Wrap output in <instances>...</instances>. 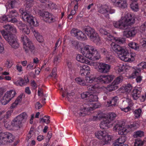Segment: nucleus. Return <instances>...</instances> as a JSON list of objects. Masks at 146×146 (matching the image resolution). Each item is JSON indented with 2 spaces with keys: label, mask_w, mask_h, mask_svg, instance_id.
Listing matches in <instances>:
<instances>
[{
  "label": "nucleus",
  "mask_w": 146,
  "mask_h": 146,
  "mask_svg": "<svg viewBox=\"0 0 146 146\" xmlns=\"http://www.w3.org/2000/svg\"><path fill=\"white\" fill-rule=\"evenodd\" d=\"M135 22V19L128 13L125 14V17H122L120 20L113 22V26L116 28L126 29L128 26L131 25Z\"/></svg>",
  "instance_id": "nucleus-1"
},
{
  "label": "nucleus",
  "mask_w": 146,
  "mask_h": 146,
  "mask_svg": "<svg viewBox=\"0 0 146 146\" xmlns=\"http://www.w3.org/2000/svg\"><path fill=\"white\" fill-rule=\"evenodd\" d=\"M81 52L83 55L89 59L93 60L99 59L100 56L94 47L86 45L83 48H80Z\"/></svg>",
  "instance_id": "nucleus-2"
},
{
  "label": "nucleus",
  "mask_w": 146,
  "mask_h": 146,
  "mask_svg": "<svg viewBox=\"0 0 146 146\" xmlns=\"http://www.w3.org/2000/svg\"><path fill=\"white\" fill-rule=\"evenodd\" d=\"M84 29L85 33L91 41L97 45H99L101 44L100 38L94 29L90 27L86 26L84 27Z\"/></svg>",
  "instance_id": "nucleus-3"
},
{
  "label": "nucleus",
  "mask_w": 146,
  "mask_h": 146,
  "mask_svg": "<svg viewBox=\"0 0 146 146\" xmlns=\"http://www.w3.org/2000/svg\"><path fill=\"white\" fill-rule=\"evenodd\" d=\"M27 117V114L25 112L16 117L11 122V125L13 129L15 130L20 129L22 127V121H25Z\"/></svg>",
  "instance_id": "nucleus-4"
},
{
  "label": "nucleus",
  "mask_w": 146,
  "mask_h": 146,
  "mask_svg": "<svg viewBox=\"0 0 146 146\" xmlns=\"http://www.w3.org/2000/svg\"><path fill=\"white\" fill-rule=\"evenodd\" d=\"M19 11L21 13V17L24 21L27 22L31 26L36 27L38 25L37 23L35 24L34 18L31 15L30 11H27L26 9L25 10L23 8L20 9Z\"/></svg>",
  "instance_id": "nucleus-5"
},
{
  "label": "nucleus",
  "mask_w": 146,
  "mask_h": 146,
  "mask_svg": "<svg viewBox=\"0 0 146 146\" xmlns=\"http://www.w3.org/2000/svg\"><path fill=\"white\" fill-rule=\"evenodd\" d=\"M112 49L117 53L119 57L121 60H126L124 56L123 55L126 54L127 53V49L124 47H121L119 45L116 44L114 42H112L111 44Z\"/></svg>",
  "instance_id": "nucleus-6"
},
{
  "label": "nucleus",
  "mask_w": 146,
  "mask_h": 146,
  "mask_svg": "<svg viewBox=\"0 0 146 146\" xmlns=\"http://www.w3.org/2000/svg\"><path fill=\"white\" fill-rule=\"evenodd\" d=\"M96 118L100 119H103V121L100 124V127L102 129L108 128L110 126V115L104 113L99 114L96 117H94Z\"/></svg>",
  "instance_id": "nucleus-7"
},
{
  "label": "nucleus",
  "mask_w": 146,
  "mask_h": 146,
  "mask_svg": "<svg viewBox=\"0 0 146 146\" xmlns=\"http://www.w3.org/2000/svg\"><path fill=\"white\" fill-rule=\"evenodd\" d=\"M38 13L40 16L42 17L46 22L51 23L55 21L54 17L48 12L39 10Z\"/></svg>",
  "instance_id": "nucleus-8"
},
{
  "label": "nucleus",
  "mask_w": 146,
  "mask_h": 146,
  "mask_svg": "<svg viewBox=\"0 0 146 146\" xmlns=\"http://www.w3.org/2000/svg\"><path fill=\"white\" fill-rule=\"evenodd\" d=\"M96 70L99 73L106 74L110 71V65L103 62H98L96 65Z\"/></svg>",
  "instance_id": "nucleus-9"
},
{
  "label": "nucleus",
  "mask_w": 146,
  "mask_h": 146,
  "mask_svg": "<svg viewBox=\"0 0 146 146\" xmlns=\"http://www.w3.org/2000/svg\"><path fill=\"white\" fill-rule=\"evenodd\" d=\"M95 136L96 137L99 139H103L104 141L105 142L103 145L107 144L109 142L110 140L109 135L108 133H107L105 131H99L95 133Z\"/></svg>",
  "instance_id": "nucleus-10"
},
{
  "label": "nucleus",
  "mask_w": 146,
  "mask_h": 146,
  "mask_svg": "<svg viewBox=\"0 0 146 146\" xmlns=\"http://www.w3.org/2000/svg\"><path fill=\"white\" fill-rule=\"evenodd\" d=\"M6 38H8L7 41L13 48L16 49L19 47V44L16 37L15 35H11L8 37L6 36Z\"/></svg>",
  "instance_id": "nucleus-11"
},
{
  "label": "nucleus",
  "mask_w": 146,
  "mask_h": 146,
  "mask_svg": "<svg viewBox=\"0 0 146 146\" xmlns=\"http://www.w3.org/2000/svg\"><path fill=\"white\" fill-rule=\"evenodd\" d=\"M124 123L120 124H117L115 125L113 128V131H118V134L120 135H125L127 133V127L124 125Z\"/></svg>",
  "instance_id": "nucleus-12"
},
{
  "label": "nucleus",
  "mask_w": 146,
  "mask_h": 146,
  "mask_svg": "<svg viewBox=\"0 0 146 146\" xmlns=\"http://www.w3.org/2000/svg\"><path fill=\"white\" fill-rule=\"evenodd\" d=\"M123 79L122 76L117 77L110 85V92L117 89L118 88L117 85L122 82Z\"/></svg>",
  "instance_id": "nucleus-13"
},
{
  "label": "nucleus",
  "mask_w": 146,
  "mask_h": 146,
  "mask_svg": "<svg viewBox=\"0 0 146 146\" xmlns=\"http://www.w3.org/2000/svg\"><path fill=\"white\" fill-rule=\"evenodd\" d=\"M113 5L122 8L127 7L126 0H111Z\"/></svg>",
  "instance_id": "nucleus-14"
},
{
  "label": "nucleus",
  "mask_w": 146,
  "mask_h": 146,
  "mask_svg": "<svg viewBox=\"0 0 146 146\" xmlns=\"http://www.w3.org/2000/svg\"><path fill=\"white\" fill-rule=\"evenodd\" d=\"M23 48L26 53L28 52L29 50L33 53L35 52V46L30 40L23 45Z\"/></svg>",
  "instance_id": "nucleus-15"
},
{
  "label": "nucleus",
  "mask_w": 146,
  "mask_h": 146,
  "mask_svg": "<svg viewBox=\"0 0 146 146\" xmlns=\"http://www.w3.org/2000/svg\"><path fill=\"white\" fill-rule=\"evenodd\" d=\"M100 13L104 14L105 17L108 19L109 18L110 9L109 6L106 5L102 6L99 10Z\"/></svg>",
  "instance_id": "nucleus-16"
},
{
  "label": "nucleus",
  "mask_w": 146,
  "mask_h": 146,
  "mask_svg": "<svg viewBox=\"0 0 146 146\" xmlns=\"http://www.w3.org/2000/svg\"><path fill=\"white\" fill-rule=\"evenodd\" d=\"M127 53L126 54L123 55V56H124V58L126 60H122L125 62H132L134 61V57L135 56V53L131 52L129 54L128 51L127 49Z\"/></svg>",
  "instance_id": "nucleus-17"
},
{
  "label": "nucleus",
  "mask_w": 146,
  "mask_h": 146,
  "mask_svg": "<svg viewBox=\"0 0 146 146\" xmlns=\"http://www.w3.org/2000/svg\"><path fill=\"white\" fill-rule=\"evenodd\" d=\"M138 30L134 28L132 29L129 31H125L123 32V35L126 37L134 36L137 32Z\"/></svg>",
  "instance_id": "nucleus-18"
},
{
  "label": "nucleus",
  "mask_w": 146,
  "mask_h": 146,
  "mask_svg": "<svg viewBox=\"0 0 146 146\" xmlns=\"http://www.w3.org/2000/svg\"><path fill=\"white\" fill-rule=\"evenodd\" d=\"M142 90V88L139 87L133 90L131 96L134 100H136L139 98Z\"/></svg>",
  "instance_id": "nucleus-19"
},
{
  "label": "nucleus",
  "mask_w": 146,
  "mask_h": 146,
  "mask_svg": "<svg viewBox=\"0 0 146 146\" xmlns=\"http://www.w3.org/2000/svg\"><path fill=\"white\" fill-rule=\"evenodd\" d=\"M90 68L87 65H85L80 66V73L82 76L88 75L90 73Z\"/></svg>",
  "instance_id": "nucleus-20"
},
{
  "label": "nucleus",
  "mask_w": 146,
  "mask_h": 146,
  "mask_svg": "<svg viewBox=\"0 0 146 146\" xmlns=\"http://www.w3.org/2000/svg\"><path fill=\"white\" fill-rule=\"evenodd\" d=\"M132 89V87L130 84H128L124 86H122L120 88V90L122 93L127 94L129 93Z\"/></svg>",
  "instance_id": "nucleus-21"
},
{
  "label": "nucleus",
  "mask_w": 146,
  "mask_h": 146,
  "mask_svg": "<svg viewBox=\"0 0 146 146\" xmlns=\"http://www.w3.org/2000/svg\"><path fill=\"white\" fill-rule=\"evenodd\" d=\"M96 81V82L97 80H99L100 82L106 84H109L110 82V76H100L98 77Z\"/></svg>",
  "instance_id": "nucleus-22"
},
{
  "label": "nucleus",
  "mask_w": 146,
  "mask_h": 146,
  "mask_svg": "<svg viewBox=\"0 0 146 146\" xmlns=\"http://www.w3.org/2000/svg\"><path fill=\"white\" fill-rule=\"evenodd\" d=\"M29 82V80L27 77H25L24 80L20 78L19 80L17 81L16 83L21 86H25Z\"/></svg>",
  "instance_id": "nucleus-23"
},
{
  "label": "nucleus",
  "mask_w": 146,
  "mask_h": 146,
  "mask_svg": "<svg viewBox=\"0 0 146 146\" xmlns=\"http://www.w3.org/2000/svg\"><path fill=\"white\" fill-rule=\"evenodd\" d=\"M76 59L78 61L86 64L90 63V61L80 54H78L76 57Z\"/></svg>",
  "instance_id": "nucleus-24"
},
{
  "label": "nucleus",
  "mask_w": 146,
  "mask_h": 146,
  "mask_svg": "<svg viewBox=\"0 0 146 146\" xmlns=\"http://www.w3.org/2000/svg\"><path fill=\"white\" fill-rule=\"evenodd\" d=\"M98 97L97 95L95 93H92L90 92V96L88 98V100L89 102H94L98 101Z\"/></svg>",
  "instance_id": "nucleus-25"
},
{
  "label": "nucleus",
  "mask_w": 146,
  "mask_h": 146,
  "mask_svg": "<svg viewBox=\"0 0 146 146\" xmlns=\"http://www.w3.org/2000/svg\"><path fill=\"white\" fill-rule=\"evenodd\" d=\"M5 94L10 99V100L13 98L16 94V92L15 90H11L9 91H7Z\"/></svg>",
  "instance_id": "nucleus-26"
},
{
  "label": "nucleus",
  "mask_w": 146,
  "mask_h": 146,
  "mask_svg": "<svg viewBox=\"0 0 146 146\" xmlns=\"http://www.w3.org/2000/svg\"><path fill=\"white\" fill-rule=\"evenodd\" d=\"M133 69L134 70L131 76L132 78H135V76L138 75L139 73L141 71V68H139L137 66L133 68Z\"/></svg>",
  "instance_id": "nucleus-27"
},
{
  "label": "nucleus",
  "mask_w": 146,
  "mask_h": 146,
  "mask_svg": "<svg viewBox=\"0 0 146 146\" xmlns=\"http://www.w3.org/2000/svg\"><path fill=\"white\" fill-rule=\"evenodd\" d=\"M125 66L123 64H120L119 66H117L116 67V69L117 70L118 72L121 74L124 73L125 70Z\"/></svg>",
  "instance_id": "nucleus-28"
},
{
  "label": "nucleus",
  "mask_w": 146,
  "mask_h": 146,
  "mask_svg": "<svg viewBox=\"0 0 146 146\" xmlns=\"http://www.w3.org/2000/svg\"><path fill=\"white\" fill-rule=\"evenodd\" d=\"M6 95L5 94L3 97L0 100V102L2 105H6L11 100L10 99L7 97Z\"/></svg>",
  "instance_id": "nucleus-29"
},
{
  "label": "nucleus",
  "mask_w": 146,
  "mask_h": 146,
  "mask_svg": "<svg viewBox=\"0 0 146 146\" xmlns=\"http://www.w3.org/2000/svg\"><path fill=\"white\" fill-rule=\"evenodd\" d=\"M77 34V38L80 40H84L87 38L86 36L81 31H79Z\"/></svg>",
  "instance_id": "nucleus-30"
},
{
  "label": "nucleus",
  "mask_w": 146,
  "mask_h": 146,
  "mask_svg": "<svg viewBox=\"0 0 146 146\" xmlns=\"http://www.w3.org/2000/svg\"><path fill=\"white\" fill-rule=\"evenodd\" d=\"M22 96L21 95L18 97L14 102L11 106L10 108L11 109L14 108L19 103L21 102L22 100Z\"/></svg>",
  "instance_id": "nucleus-31"
},
{
  "label": "nucleus",
  "mask_w": 146,
  "mask_h": 146,
  "mask_svg": "<svg viewBox=\"0 0 146 146\" xmlns=\"http://www.w3.org/2000/svg\"><path fill=\"white\" fill-rule=\"evenodd\" d=\"M128 45L130 47L135 50H137L139 48L138 44L134 42H130L128 43Z\"/></svg>",
  "instance_id": "nucleus-32"
},
{
  "label": "nucleus",
  "mask_w": 146,
  "mask_h": 146,
  "mask_svg": "<svg viewBox=\"0 0 146 146\" xmlns=\"http://www.w3.org/2000/svg\"><path fill=\"white\" fill-rule=\"evenodd\" d=\"M75 81L78 84L82 86L88 85L82 79L79 77L76 78L75 79Z\"/></svg>",
  "instance_id": "nucleus-33"
},
{
  "label": "nucleus",
  "mask_w": 146,
  "mask_h": 146,
  "mask_svg": "<svg viewBox=\"0 0 146 146\" xmlns=\"http://www.w3.org/2000/svg\"><path fill=\"white\" fill-rule=\"evenodd\" d=\"M130 6L131 9L133 11H137L139 10L138 4L135 2L131 3Z\"/></svg>",
  "instance_id": "nucleus-34"
},
{
  "label": "nucleus",
  "mask_w": 146,
  "mask_h": 146,
  "mask_svg": "<svg viewBox=\"0 0 146 146\" xmlns=\"http://www.w3.org/2000/svg\"><path fill=\"white\" fill-rule=\"evenodd\" d=\"M9 5L10 6L12 9L17 7L19 5V3L16 0H9Z\"/></svg>",
  "instance_id": "nucleus-35"
},
{
  "label": "nucleus",
  "mask_w": 146,
  "mask_h": 146,
  "mask_svg": "<svg viewBox=\"0 0 146 146\" xmlns=\"http://www.w3.org/2000/svg\"><path fill=\"white\" fill-rule=\"evenodd\" d=\"M142 110L141 108L135 110L133 112L135 118H138L140 117L142 113Z\"/></svg>",
  "instance_id": "nucleus-36"
},
{
  "label": "nucleus",
  "mask_w": 146,
  "mask_h": 146,
  "mask_svg": "<svg viewBox=\"0 0 146 146\" xmlns=\"http://www.w3.org/2000/svg\"><path fill=\"white\" fill-rule=\"evenodd\" d=\"M144 136V132L141 131H138L135 132L134 133L133 135L134 138H137L138 137H142Z\"/></svg>",
  "instance_id": "nucleus-37"
},
{
  "label": "nucleus",
  "mask_w": 146,
  "mask_h": 146,
  "mask_svg": "<svg viewBox=\"0 0 146 146\" xmlns=\"http://www.w3.org/2000/svg\"><path fill=\"white\" fill-rule=\"evenodd\" d=\"M145 141H142L140 139H137L135 140L134 146H143Z\"/></svg>",
  "instance_id": "nucleus-38"
},
{
  "label": "nucleus",
  "mask_w": 146,
  "mask_h": 146,
  "mask_svg": "<svg viewBox=\"0 0 146 146\" xmlns=\"http://www.w3.org/2000/svg\"><path fill=\"white\" fill-rule=\"evenodd\" d=\"M78 114L80 116H84L88 114V109L86 108H84L83 109L80 110Z\"/></svg>",
  "instance_id": "nucleus-39"
},
{
  "label": "nucleus",
  "mask_w": 146,
  "mask_h": 146,
  "mask_svg": "<svg viewBox=\"0 0 146 146\" xmlns=\"http://www.w3.org/2000/svg\"><path fill=\"white\" fill-rule=\"evenodd\" d=\"M87 89L89 92H91L92 93H95L97 88L94 86L91 85L87 87Z\"/></svg>",
  "instance_id": "nucleus-40"
},
{
  "label": "nucleus",
  "mask_w": 146,
  "mask_h": 146,
  "mask_svg": "<svg viewBox=\"0 0 146 146\" xmlns=\"http://www.w3.org/2000/svg\"><path fill=\"white\" fill-rule=\"evenodd\" d=\"M35 36L36 40L39 42H43V37L39 33H37Z\"/></svg>",
  "instance_id": "nucleus-41"
},
{
  "label": "nucleus",
  "mask_w": 146,
  "mask_h": 146,
  "mask_svg": "<svg viewBox=\"0 0 146 146\" xmlns=\"http://www.w3.org/2000/svg\"><path fill=\"white\" fill-rule=\"evenodd\" d=\"M127 138L125 136H123L118 138L117 140L118 144H121L123 143L126 141Z\"/></svg>",
  "instance_id": "nucleus-42"
},
{
  "label": "nucleus",
  "mask_w": 146,
  "mask_h": 146,
  "mask_svg": "<svg viewBox=\"0 0 146 146\" xmlns=\"http://www.w3.org/2000/svg\"><path fill=\"white\" fill-rule=\"evenodd\" d=\"M13 111H7L6 114L4 115L2 117H0V121L3 118H5L8 119L11 116V114L12 113Z\"/></svg>",
  "instance_id": "nucleus-43"
},
{
  "label": "nucleus",
  "mask_w": 146,
  "mask_h": 146,
  "mask_svg": "<svg viewBox=\"0 0 146 146\" xmlns=\"http://www.w3.org/2000/svg\"><path fill=\"white\" fill-rule=\"evenodd\" d=\"M117 100L118 98L117 97L115 96L113 97L111 100L110 101V107L116 105Z\"/></svg>",
  "instance_id": "nucleus-44"
},
{
  "label": "nucleus",
  "mask_w": 146,
  "mask_h": 146,
  "mask_svg": "<svg viewBox=\"0 0 146 146\" xmlns=\"http://www.w3.org/2000/svg\"><path fill=\"white\" fill-rule=\"evenodd\" d=\"M90 92H83L81 94V96L82 99L86 98V100H88V98L90 96Z\"/></svg>",
  "instance_id": "nucleus-45"
},
{
  "label": "nucleus",
  "mask_w": 146,
  "mask_h": 146,
  "mask_svg": "<svg viewBox=\"0 0 146 146\" xmlns=\"http://www.w3.org/2000/svg\"><path fill=\"white\" fill-rule=\"evenodd\" d=\"M50 117L49 116H45L43 118H40V121H43V122L46 123L47 124L49 123L50 122Z\"/></svg>",
  "instance_id": "nucleus-46"
},
{
  "label": "nucleus",
  "mask_w": 146,
  "mask_h": 146,
  "mask_svg": "<svg viewBox=\"0 0 146 146\" xmlns=\"http://www.w3.org/2000/svg\"><path fill=\"white\" fill-rule=\"evenodd\" d=\"M139 122L138 121H136L133 123L132 124H130L129 126V127L130 128H136L139 127Z\"/></svg>",
  "instance_id": "nucleus-47"
},
{
  "label": "nucleus",
  "mask_w": 146,
  "mask_h": 146,
  "mask_svg": "<svg viewBox=\"0 0 146 146\" xmlns=\"http://www.w3.org/2000/svg\"><path fill=\"white\" fill-rule=\"evenodd\" d=\"M96 78H93L90 77H87L86 78V80L87 82L86 83H87V82L91 83L93 82H96Z\"/></svg>",
  "instance_id": "nucleus-48"
},
{
  "label": "nucleus",
  "mask_w": 146,
  "mask_h": 146,
  "mask_svg": "<svg viewBox=\"0 0 146 146\" xmlns=\"http://www.w3.org/2000/svg\"><path fill=\"white\" fill-rule=\"evenodd\" d=\"M1 32L2 34V35L3 36L4 38L7 40H8V38H6V36H7V37H9V36H10L11 35H13V34H7V32L5 31L4 30H1L0 31Z\"/></svg>",
  "instance_id": "nucleus-49"
},
{
  "label": "nucleus",
  "mask_w": 146,
  "mask_h": 146,
  "mask_svg": "<svg viewBox=\"0 0 146 146\" xmlns=\"http://www.w3.org/2000/svg\"><path fill=\"white\" fill-rule=\"evenodd\" d=\"M60 54H59L55 56L54 60V64H57L60 61Z\"/></svg>",
  "instance_id": "nucleus-50"
},
{
  "label": "nucleus",
  "mask_w": 146,
  "mask_h": 146,
  "mask_svg": "<svg viewBox=\"0 0 146 146\" xmlns=\"http://www.w3.org/2000/svg\"><path fill=\"white\" fill-rule=\"evenodd\" d=\"M21 41L23 42V45L28 42L29 40V39L26 36L24 35H23L21 37Z\"/></svg>",
  "instance_id": "nucleus-51"
},
{
  "label": "nucleus",
  "mask_w": 146,
  "mask_h": 146,
  "mask_svg": "<svg viewBox=\"0 0 146 146\" xmlns=\"http://www.w3.org/2000/svg\"><path fill=\"white\" fill-rule=\"evenodd\" d=\"M139 68H141V70L146 68V62H141L137 66Z\"/></svg>",
  "instance_id": "nucleus-52"
},
{
  "label": "nucleus",
  "mask_w": 146,
  "mask_h": 146,
  "mask_svg": "<svg viewBox=\"0 0 146 146\" xmlns=\"http://www.w3.org/2000/svg\"><path fill=\"white\" fill-rule=\"evenodd\" d=\"M72 44L75 47V48L78 49L80 47L79 42L75 40L72 41L71 42Z\"/></svg>",
  "instance_id": "nucleus-53"
},
{
  "label": "nucleus",
  "mask_w": 146,
  "mask_h": 146,
  "mask_svg": "<svg viewBox=\"0 0 146 146\" xmlns=\"http://www.w3.org/2000/svg\"><path fill=\"white\" fill-rule=\"evenodd\" d=\"M74 92H71L69 93V94L67 95L66 98L68 100L71 102L73 101V96L74 95Z\"/></svg>",
  "instance_id": "nucleus-54"
},
{
  "label": "nucleus",
  "mask_w": 146,
  "mask_h": 146,
  "mask_svg": "<svg viewBox=\"0 0 146 146\" xmlns=\"http://www.w3.org/2000/svg\"><path fill=\"white\" fill-rule=\"evenodd\" d=\"M125 101L128 104L129 106L130 107H131L133 106V103L132 102V100L129 98V97L127 96V97L125 98Z\"/></svg>",
  "instance_id": "nucleus-55"
},
{
  "label": "nucleus",
  "mask_w": 146,
  "mask_h": 146,
  "mask_svg": "<svg viewBox=\"0 0 146 146\" xmlns=\"http://www.w3.org/2000/svg\"><path fill=\"white\" fill-rule=\"evenodd\" d=\"M25 3L27 7H29L33 5V0H26Z\"/></svg>",
  "instance_id": "nucleus-56"
},
{
  "label": "nucleus",
  "mask_w": 146,
  "mask_h": 146,
  "mask_svg": "<svg viewBox=\"0 0 146 146\" xmlns=\"http://www.w3.org/2000/svg\"><path fill=\"white\" fill-rule=\"evenodd\" d=\"M18 25L19 29L22 31L23 29L25 27V26H27L25 24L21 22H19V23L18 24Z\"/></svg>",
  "instance_id": "nucleus-57"
},
{
  "label": "nucleus",
  "mask_w": 146,
  "mask_h": 146,
  "mask_svg": "<svg viewBox=\"0 0 146 146\" xmlns=\"http://www.w3.org/2000/svg\"><path fill=\"white\" fill-rule=\"evenodd\" d=\"M100 33L101 34L105 35L109 34V33L107 32L106 30L102 28H100L99 30Z\"/></svg>",
  "instance_id": "nucleus-58"
},
{
  "label": "nucleus",
  "mask_w": 146,
  "mask_h": 146,
  "mask_svg": "<svg viewBox=\"0 0 146 146\" xmlns=\"http://www.w3.org/2000/svg\"><path fill=\"white\" fill-rule=\"evenodd\" d=\"M78 30L74 28L71 31V34L72 36H76L77 33L78 32Z\"/></svg>",
  "instance_id": "nucleus-59"
},
{
  "label": "nucleus",
  "mask_w": 146,
  "mask_h": 146,
  "mask_svg": "<svg viewBox=\"0 0 146 146\" xmlns=\"http://www.w3.org/2000/svg\"><path fill=\"white\" fill-rule=\"evenodd\" d=\"M24 28L22 31V32L27 35L29 34L30 33V30L28 27L27 26H25V27Z\"/></svg>",
  "instance_id": "nucleus-60"
},
{
  "label": "nucleus",
  "mask_w": 146,
  "mask_h": 146,
  "mask_svg": "<svg viewBox=\"0 0 146 146\" xmlns=\"http://www.w3.org/2000/svg\"><path fill=\"white\" fill-rule=\"evenodd\" d=\"M146 29V22L143 24L140 27V31L141 32L144 31Z\"/></svg>",
  "instance_id": "nucleus-61"
},
{
  "label": "nucleus",
  "mask_w": 146,
  "mask_h": 146,
  "mask_svg": "<svg viewBox=\"0 0 146 146\" xmlns=\"http://www.w3.org/2000/svg\"><path fill=\"white\" fill-rule=\"evenodd\" d=\"M8 21L9 22H11L13 23H16L18 22V20L15 18V17L9 18Z\"/></svg>",
  "instance_id": "nucleus-62"
},
{
  "label": "nucleus",
  "mask_w": 146,
  "mask_h": 146,
  "mask_svg": "<svg viewBox=\"0 0 146 146\" xmlns=\"http://www.w3.org/2000/svg\"><path fill=\"white\" fill-rule=\"evenodd\" d=\"M35 67H33V63H31L28 64L27 67V70H32L35 68Z\"/></svg>",
  "instance_id": "nucleus-63"
},
{
  "label": "nucleus",
  "mask_w": 146,
  "mask_h": 146,
  "mask_svg": "<svg viewBox=\"0 0 146 146\" xmlns=\"http://www.w3.org/2000/svg\"><path fill=\"white\" fill-rule=\"evenodd\" d=\"M116 114L114 113H110V120H113L115 119L116 117Z\"/></svg>",
  "instance_id": "nucleus-64"
}]
</instances>
